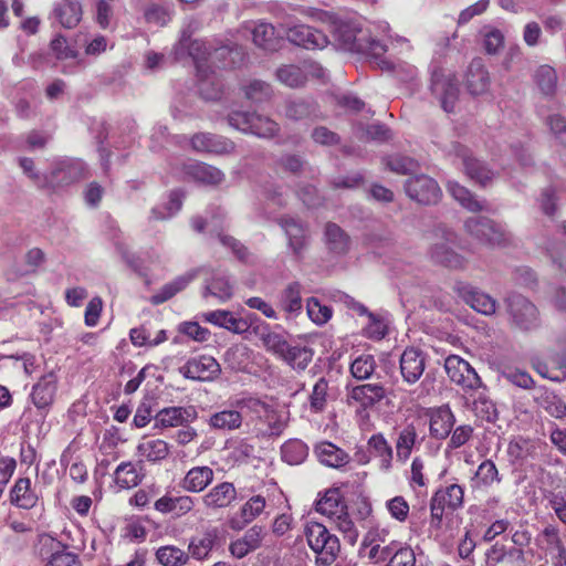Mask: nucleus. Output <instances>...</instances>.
<instances>
[{
  "label": "nucleus",
  "mask_w": 566,
  "mask_h": 566,
  "mask_svg": "<svg viewBox=\"0 0 566 566\" xmlns=\"http://www.w3.org/2000/svg\"><path fill=\"white\" fill-rule=\"evenodd\" d=\"M431 499L448 511L454 512L463 505L464 490L459 484H450L438 489Z\"/></svg>",
  "instance_id": "obj_37"
},
{
  "label": "nucleus",
  "mask_w": 566,
  "mask_h": 566,
  "mask_svg": "<svg viewBox=\"0 0 566 566\" xmlns=\"http://www.w3.org/2000/svg\"><path fill=\"white\" fill-rule=\"evenodd\" d=\"M382 554L389 559L386 566H415L416 563L412 548L395 541L382 547Z\"/></svg>",
  "instance_id": "obj_40"
},
{
  "label": "nucleus",
  "mask_w": 566,
  "mask_h": 566,
  "mask_svg": "<svg viewBox=\"0 0 566 566\" xmlns=\"http://www.w3.org/2000/svg\"><path fill=\"white\" fill-rule=\"evenodd\" d=\"M281 29L291 43L308 50L323 49L328 43V38L322 31L305 24H293L290 17L281 22Z\"/></svg>",
  "instance_id": "obj_9"
},
{
  "label": "nucleus",
  "mask_w": 566,
  "mask_h": 566,
  "mask_svg": "<svg viewBox=\"0 0 566 566\" xmlns=\"http://www.w3.org/2000/svg\"><path fill=\"white\" fill-rule=\"evenodd\" d=\"M213 480V471L207 465L190 469L180 486L188 492L199 493L203 491Z\"/></svg>",
  "instance_id": "obj_35"
},
{
  "label": "nucleus",
  "mask_w": 566,
  "mask_h": 566,
  "mask_svg": "<svg viewBox=\"0 0 566 566\" xmlns=\"http://www.w3.org/2000/svg\"><path fill=\"white\" fill-rule=\"evenodd\" d=\"M179 370L188 379L210 381L218 377L221 368L212 356L202 355L189 359Z\"/></svg>",
  "instance_id": "obj_13"
},
{
  "label": "nucleus",
  "mask_w": 566,
  "mask_h": 566,
  "mask_svg": "<svg viewBox=\"0 0 566 566\" xmlns=\"http://www.w3.org/2000/svg\"><path fill=\"white\" fill-rule=\"evenodd\" d=\"M446 371L452 382L461 386L465 391H476L482 381L474 368L459 356L451 355L444 363Z\"/></svg>",
  "instance_id": "obj_11"
},
{
  "label": "nucleus",
  "mask_w": 566,
  "mask_h": 566,
  "mask_svg": "<svg viewBox=\"0 0 566 566\" xmlns=\"http://www.w3.org/2000/svg\"><path fill=\"white\" fill-rule=\"evenodd\" d=\"M202 318L210 324L237 334H242L249 328V324L245 319L238 318L231 312L226 310H216L203 313Z\"/></svg>",
  "instance_id": "obj_28"
},
{
  "label": "nucleus",
  "mask_w": 566,
  "mask_h": 566,
  "mask_svg": "<svg viewBox=\"0 0 566 566\" xmlns=\"http://www.w3.org/2000/svg\"><path fill=\"white\" fill-rule=\"evenodd\" d=\"M308 74L316 77H323L324 70L314 62H304L302 66L283 65L276 71L277 80L290 87L302 86Z\"/></svg>",
  "instance_id": "obj_17"
},
{
  "label": "nucleus",
  "mask_w": 566,
  "mask_h": 566,
  "mask_svg": "<svg viewBox=\"0 0 566 566\" xmlns=\"http://www.w3.org/2000/svg\"><path fill=\"white\" fill-rule=\"evenodd\" d=\"M454 421V416L448 406L432 410L429 426L431 437L438 440L446 439L450 434Z\"/></svg>",
  "instance_id": "obj_29"
},
{
  "label": "nucleus",
  "mask_w": 566,
  "mask_h": 566,
  "mask_svg": "<svg viewBox=\"0 0 566 566\" xmlns=\"http://www.w3.org/2000/svg\"><path fill=\"white\" fill-rule=\"evenodd\" d=\"M220 543V531L218 527H207L200 535L189 541L188 555L197 560H205Z\"/></svg>",
  "instance_id": "obj_20"
},
{
  "label": "nucleus",
  "mask_w": 566,
  "mask_h": 566,
  "mask_svg": "<svg viewBox=\"0 0 566 566\" xmlns=\"http://www.w3.org/2000/svg\"><path fill=\"white\" fill-rule=\"evenodd\" d=\"M534 399L552 417L556 419L566 418V402L554 391L544 387L536 388Z\"/></svg>",
  "instance_id": "obj_31"
},
{
  "label": "nucleus",
  "mask_w": 566,
  "mask_h": 566,
  "mask_svg": "<svg viewBox=\"0 0 566 566\" xmlns=\"http://www.w3.org/2000/svg\"><path fill=\"white\" fill-rule=\"evenodd\" d=\"M279 223L289 239V247L294 254L298 255L307 241L304 226L298 220L291 217L281 218Z\"/></svg>",
  "instance_id": "obj_34"
},
{
  "label": "nucleus",
  "mask_w": 566,
  "mask_h": 566,
  "mask_svg": "<svg viewBox=\"0 0 566 566\" xmlns=\"http://www.w3.org/2000/svg\"><path fill=\"white\" fill-rule=\"evenodd\" d=\"M482 45L484 51L490 55L499 54L505 43L504 33L494 27L485 25L481 30Z\"/></svg>",
  "instance_id": "obj_49"
},
{
  "label": "nucleus",
  "mask_w": 566,
  "mask_h": 566,
  "mask_svg": "<svg viewBox=\"0 0 566 566\" xmlns=\"http://www.w3.org/2000/svg\"><path fill=\"white\" fill-rule=\"evenodd\" d=\"M195 277V273H187L167 283L163 289L150 297V302L155 305L161 304L178 292L182 291Z\"/></svg>",
  "instance_id": "obj_47"
},
{
  "label": "nucleus",
  "mask_w": 566,
  "mask_h": 566,
  "mask_svg": "<svg viewBox=\"0 0 566 566\" xmlns=\"http://www.w3.org/2000/svg\"><path fill=\"white\" fill-rule=\"evenodd\" d=\"M115 481L123 489L137 486L139 483V473L130 462L120 463L115 471Z\"/></svg>",
  "instance_id": "obj_59"
},
{
  "label": "nucleus",
  "mask_w": 566,
  "mask_h": 566,
  "mask_svg": "<svg viewBox=\"0 0 566 566\" xmlns=\"http://www.w3.org/2000/svg\"><path fill=\"white\" fill-rule=\"evenodd\" d=\"M512 322L522 331H532L539 326L536 306L520 294H512L506 300Z\"/></svg>",
  "instance_id": "obj_10"
},
{
  "label": "nucleus",
  "mask_w": 566,
  "mask_h": 566,
  "mask_svg": "<svg viewBox=\"0 0 566 566\" xmlns=\"http://www.w3.org/2000/svg\"><path fill=\"white\" fill-rule=\"evenodd\" d=\"M426 354L416 347L406 348L399 360L400 374L408 385L416 384L423 375L426 369Z\"/></svg>",
  "instance_id": "obj_16"
},
{
  "label": "nucleus",
  "mask_w": 566,
  "mask_h": 566,
  "mask_svg": "<svg viewBox=\"0 0 566 566\" xmlns=\"http://www.w3.org/2000/svg\"><path fill=\"white\" fill-rule=\"evenodd\" d=\"M386 509L390 516L400 523L407 521L410 511L408 502L401 495L388 500L386 502Z\"/></svg>",
  "instance_id": "obj_64"
},
{
  "label": "nucleus",
  "mask_w": 566,
  "mask_h": 566,
  "mask_svg": "<svg viewBox=\"0 0 566 566\" xmlns=\"http://www.w3.org/2000/svg\"><path fill=\"white\" fill-rule=\"evenodd\" d=\"M198 417L193 406L168 407L159 410L154 417V428H172L185 426Z\"/></svg>",
  "instance_id": "obj_18"
},
{
  "label": "nucleus",
  "mask_w": 566,
  "mask_h": 566,
  "mask_svg": "<svg viewBox=\"0 0 566 566\" xmlns=\"http://www.w3.org/2000/svg\"><path fill=\"white\" fill-rule=\"evenodd\" d=\"M243 90L245 97L255 103L268 101L272 95L270 85L259 80L249 82Z\"/></svg>",
  "instance_id": "obj_61"
},
{
  "label": "nucleus",
  "mask_w": 566,
  "mask_h": 566,
  "mask_svg": "<svg viewBox=\"0 0 566 566\" xmlns=\"http://www.w3.org/2000/svg\"><path fill=\"white\" fill-rule=\"evenodd\" d=\"M10 500L13 505L24 510H30L36 505L38 495L32 489L29 478H20L15 481L10 492Z\"/></svg>",
  "instance_id": "obj_33"
},
{
  "label": "nucleus",
  "mask_w": 566,
  "mask_h": 566,
  "mask_svg": "<svg viewBox=\"0 0 566 566\" xmlns=\"http://www.w3.org/2000/svg\"><path fill=\"white\" fill-rule=\"evenodd\" d=\"M242 31L244 33H251L254 44L268 51L277 50L283 40L281 25L276 31L270 23L250 22L243 25Z\"/></svg>",
  "instance_id": "obj_14"
},
{
  "label": "nucleus",
  "mask_w": 566,
  "mask_h": 566,
  "mask_svg": "<svg viewBox=\"0 0 566 566\" xmlns=\"http://www.w3.org/2000/svg\"><path fill=\"white\" fill-rule=\"evenodd\" d=\"M431 92L440 101L444 112L451 113L454 111L459 96V87L454 77L434 72L432 74Z\"/></svg>",
  "instance_id": "obj_15"
},
{
  "label": "nucleus",
  "mask_w": 566,
  "mask_h": 566,
  "mask_svg": "<svg viewBox=\"0 0 566 566\" xmlns=\"http://www.w3.org/2000/svg\"><path fill=\"white\" fill-rule=\"evenodd\" d=\"M326 243L331 251L335 253H345L348 249V237L335 223H328L325 228Z\"/></svg>",
  "instance_id": "obj_54"
},
{
  "label": "nucleus",
  "mask_w": 566,
  "mask_h": 566,
  "mask_svg": "<svg viewBox=\"0 0 566 566\" xmlns=\"http://www.w3.org/2000/svg\"><path fill=\"white\" fill-rule=\"evenodd\" d=\"M376 368V360L370 354L357 356L350 364L352 376L357 380H366L371 377Z\"/></svg>",
  "instance_id": "obj_52"
},
{
  "label": "nucleus",
  "mask_w": 566,
  "mask_h": 566,
  "mask_svg": "<svg viewBox=\"0 0 566 566\" xmlns=\"http://www.w3.org/2000/svg\"><path fill=\"white\" fill-rule=\"evenodd\" d=\"M387 166L391 171L401 175L412 174L418 169V163L415 159L400 155L389 157Z\"/></svg>",
  "instance_id": "obj_63"
},
{
  "label": "nucleus",
  "mask_w": 566,
  "mask_h": 566,
  "mask_svg": "<svg viewBox=\"0 0 566 566\" xmlns=\"http://www.w3.org/2000/svg\"><path fill=\"white\" fill-rule=\"evenodd\" d=\"M306 313L308 318L318 326L326 324L333 315L332 308L322 304L316 297H310L307 300Z\"/></svg>",
  "instance_id": "obj_58"
},
{
  "label": "nucleus",
  "mask_w": 566,
  "mask_h": 566,
  "mask_svg": "<svg viewBox=\"0 0 566 566\" xmlns=\"http://www.w3.org/2000/svg\"><path fill=\"white\" fill-rule=\"evenodd\" d=\"M237 496L235 488L232 483L222 482L217 484L203 495L202 502L206 507L211 510L223 509L229 506Z\"/></svg>",
  "instance_id": "obj_30"
},
{
  "label": "nucleus",
  "mask_w": 566,
  "mask_h": 566,
  "mask_svg": "<svg viewBox=\"0 0 566 566\" xmlns=\"http://www.w3.org/2000/svg\"><path fill=\"white\" fill-rule=\"evenodd\" d=\"M266 501L262 495H254L249 499L229 520L231 530L241 531L249 523L255 520L265 509Z\"/></svg>",
  "instance_id": "obj_22"
},
{
  "label": "nucleus",
  "mask_w": 566,
  "mask_h": 566,
  "mask_svg": "<svg viewBox=\"0 0 566 566\" xmlns=\"http://www.w3.org/2000/svg\"><path fill=\"white\" fill-rule=\"evenodd\" d=\"M534 81L544 95H553L556 91L557 74L554 67L541 65L534 73Z\"/></svg>",
  "instance_id": "obj_50"
},
{
  "label": "nucleus",
  "mask_w": 566,
  "mask_h": 566,
  "mask_svg": "<svg viewBox=\"0 0 566 566\" xmlns=\"http://www.w3.org/2000/svg\"><path fill=\"white\" fill-rule=\"evenodd\" d=\"M156 558L163 566H185L189 560V555L177 546L167 545L157 549Z\"/></svg>",
  "instance_id": "obj_48"
},
{
  "label": "nucleus",
  "mask_w": 566,
  "mask_h": 566,
  "mask_svg": "<svg viewBox=\"0 0 566 566\" xmlns=\"http://www.w3.org/2000/svg\"><path fill=\"white\" fill-rule=\"evenodd\" d=\"M282 460L291 465L304 462L308 455V447L300 439H291L281 447Z\"/></svg>",
  "instance_id": "obj_45"
},
{
  "label": "nucleus",
  "mask_w": 566,
  "mask_h": 566,
  "mask_svg": "<svg viewBox=\"0 0 566 566\" xmlns=\"http://www.w3.org/2000/svg\"><path fill=\"white\" fill-rule=\"evenodd\" d=\"M313 353L311 349L302 346L289 345L282 358L294 369L303 370L311 363Z\"/></svg>",
  "instance_id": "obj_53"
},
{
  "label": "nucleus",
  "mask_w": 566,
  "mask_h": 566,
  "mask_svg": "<svg viewBox=\"0 0 566 566\" xmlns=\"http://www.w3.org/2000/svg\"><path fill=\"white\" fill-rule=\"evenodd\" d=\"M474 482L476 486H489L494 482H500L496 465L491 460L483 461L478 467Z\"/></svg>",
  "instance_id": "obj_60"
},
{
  "label": "nucleus",
  "mask_w": 566,
  "mask_h": 566,
  "mask_svg": "<svg viewBox=\"0 0 566 566\" xmlns=\"http://www.w3.org/2000/svg\"><path fill=\"white\" fill-rule=\"evenodd\" d=\"M304 535L308 546L316 554L317 566H329L335 562L339 552V541L325 525L310 521L305 525Z\"/></svg>",
  "instance_id": "obj_4"
},
{
  "label": "nucleus",
  "mask_w": 566,
  "mask_h": 566,
  "mask_svg": "<svg viewBox=\"0 0 566 566\" xmlns=\"http://www.w3.org/2000/svg\"><path fill=\"white\" fill-rule=\"evenodd\" d=\"M454 291L474 311L484 315H491L495 313V300L492 298L490 295L475 290L470 284L464 282H457L454 285Z\"/></svg>",
  "instance_id": "obj_19"
},
{
  "label": "nucleus",
  "mask_w": 566,
  "mask_h": 566,
  "mask_svg": "<svg viewBox=\"0 0 566 566\" xmlns=\"http://www.w3.org/2000/svg\"><path fill=\"white\" fill-rule=\"evenodd\" d=\"M465 231L476 240L493 247L511 241L510 232L500 223L484 217H471L464 222Z\"/></svg>",
  "instance_id": "obj_8"
},
{
  "label": "nucleus",
  "mask_w": 566,
  "mask_h": 566,
  "mask_svg": "<svg viewBox=\"0 0 566 566\" xmlns=\"http://www.w3.org/2000/svg\"><path fill=\"white\" fill-rule=\"evenodd\" d=\"M191 146L196 151L217 155L230 154L234 150V144L231 140L209 133L196 134L191 138Z\"/></svg>",
  "instance_id": "obj_24"
},
{
  "label": "nucleus",
  "mask_w": 566,
  "mask_h": 566,
  "mask_svg": "<svg viewBox=\"0 0 566 566\" xmlns=\"http://www.w3.org/2000/svg\"><path fill=\"white\" fill-rule=\"evenodd\" d=\"M407 195L419 203H436L441 195L439 185L427 175H417L409 178L405 185Z\"/></svg>",
  "instance_id": "obj_12"
},
{
  "label": "nucleus",
  "mask_w": 566,
  "mask_h": 566,
  "mask_svg": "<svg viewBox=\"0 0 566 566\" xmlns=\"http://www.w3.org/2000/svg\"><path fill=\"white\" fill-rule=\"evenodd\" d=\"M328 381L322 377L313 386L308 401L311 410L321 413L325 410L328 399Z\"/></svg>",
  "instance_id": "obj_56"
},
{
  "label": "nucleus",
  "mask_w": 566,
  "mask_h": 566,
  "mask_svg": "<svg viewBox=\"0 0 566 566\" xmlns=\"http://www.w3.org/2000/svg\"><path fill=\"white\" fill-rule=\"evenodd\" d=\"M88 177L85 163L77 158H60L52 163L46 187H66Z\"/></svg>",
  "instance_id": "obj_7"
},
{
  "label": "nucleus",
  "mask_w": 566,
  "mask_h": 566,
  "mask_svg": "<svg viewBox=\"0 0 566 566\" xmlns=\"http://www.w3.org/2000/svg\"><path fill=\"white\" fill-rule=\"evenodd\" d=\"M280 306L286 313L287 317H296L302 312L301 284L298 282L290 283L280 295Z\"/></svg>",
  "instance_id": "obj_42"
},
{
  "label": "nucleus",
  "mask_w": 566,
  "mask_h": 566,
  "mask_svg": "<svg viewBox=\"0 0 566 566\" xmlns=\"http://www.w3.org/2000/svg\"><path fill=\"white\" fill-rule=\"evenodd\" d=\"M206 291L205 296L209 294L220 302H226L232 296V285L222 274H216L211 281L207 283Z\"/></svg>",
  "instance_id": "obj_57"
},
{
  "label": "nucleus",
  "mask_w": 566,
  "mask_h": 566,
  "mask_svg": "<svg viewBox=\"0 0 566 566\" xmlns=\"http://www.w3.org/2000/svg\"><path fill=\"white\" fill-rule=\"evenodd\" d=\"M171 15L172 9L167 4L151 2L144 8V22L157 28L166 25L171 20Z\"/></svg>",
  "instance_id": "obj_46"
},
{
  "label": "nucleus",
  "mask_w": 566,
  "mask_h": 566,
  "mask_svg": "<svg viewBox=\"0 0 566 566\" xmlns=\"http://www.w3.org/2000/svg\"><path fill=\"white\" fill-rule=\"evenodd\" d=\"M56 376L49 373L33 386L31 399L38 409L46 410L52 405L56 392Z\"/></svg>",
  "instance_id": "obj_26"
},
{
  "label": "nucleus",
  "mask_w": 566,
  "mask_h": 566,
  "mask_svg": "<svg viewBox=\"0 0 566 566\" xmlns=\"http://www.w3.org/2000/svg\"><path fill=\"white\" fill-rule=\"evenodd\" d=\"M386 396L385 388L379 384H365L355 386L348 397L363 407H370L379 402Z\"/></svg>",
  "instance_id": "obj_36"
},
{
  "label": "nucleus",
  "mask_w": 566,
  "mask_h": 566,
  "mask_svg": "<svg viewBox=\"0 0 566 566\" xmlns=\"http://www.w3.org/2000/svg\"><path fill=\"white\" fill-rule=\"evenodd\" d=\"M261 420H263L266 426L265 428L259 429V432L263 436H279L286 427L285 418L270 406L263 413Z\"/></svg>",
  "instance_id": "obj_55"
},
{
  "label": "nucleus",
  "mask_w": 566,
  "mask_h": 566,
  "mask_svg": "<svg viewBox=\"0 0 566 566\" xmlns=\"http://www.w3.org/2000/svg\"><path fill=\"white\" fill-rule=\"evenodd\" d=\"M452 148L455 156L462 160L465 174L471 179L475 180L482 186H485L490 180H492L494 174L484 165H482L478 159L473 158L467 147L460 144H455L452 146Z\"/></svg>",
  "instance_id": "obj_21"
},
{
  "label": "nucleus",
  "mask_w": 566,
  "mask_h": 566,
  "mask_svg": "<svg viewBox=\"0 0 566 566\" xmlns=\"http://www.w3.org/2000/svg\"><path fill=\"white\" fill-rule=\"evenodd\" d=\"M318 462L333 469H342L350 462V455L329 441H321L314 447Z\"/></svg>",
  "instance_id": "obj_23"
},
{
  "label": "nucleus",
  "mask_w": 566,
  "mask_h": 566,
  "mask_svg": "<svg viewBox=\"0 0 566 566\" xmlns=\"http://www.w3.org/2000/svg\"><path fill=\"white\" fill-rule=\"evenodd\" d=\"M201 27V23L196 18H188L184 21L180 30V36L174 48V54L177 60H182L190 56L195 62L198 77V90L200 95L208 101L217 99L221 95V84L211 70V64L217 67L233 66L241 60V53L238 49L230 48L229 45H221L219 48L199 40H191Z\"/></svg>",
  "instance_id": "obj_1"
},
{
  "label": "nucleus",
  "mask_w": 566,
  "mask_h": 566,
  "mask_svg": "<svg viewBox=\"0 0 566 566\" xmlns=\"http://www.w3.org/2000/svg\"><path fill=\"white\" fill-rule=\"evenodd\" d=\"M228 123L231 127L260 138H272L279 130L276 122L268 116L258 113L233 111L228 115Z\"/></svg>",
  "instance_id": "obj_6"
},
{
  "label": "nucleus",
  "mask_w": 566,
  "mask_h": 566,
  "mask_svg": "<svg viewBox=\"0 0 566 566\" xmlns=\"http://www.w3.org/2000/svg\"><path fill=\"white\" fill-rule=\"evenodd\" d=\"M54 17L62 27L72 29L82 18V7L77 0H62L54 8Z\"/></svg>",
  "instance_id": "obj_41"
},
{
  "label": "nucleus",
  "mask_w": 566,
  "mask_h": 566,
  "mask_svg": "<svg viewBox=\"0 0 566 566\" xmlns=\"http://www.w3.org/2000/svg\"><path fill=\"white\" fill-rule=\"evenodd\" d=\"M467 86L471 94L480 95L490 87V75L481 59L473 60L467 73Z\"/></svg>",
  "instance_id": "obj_32"
},
{
  "label": "nucleus",
  "mask_w": 566,
  "mask_h": 566,
  "mask_svg": "<svg viewBox=\"0 0 566 566\" xmlns=\"http://www.w3.org/2000/svg\"><path fill=\"white\" fill-rule=\"evenodd\" d=\"M264 535L265 532L262 526H252L243 534L242 537L230 543L229 551L231 555L235 558L245 557L249 553L261 546Z\"/></svg>",
  "instance_id": "obj_25"
},
{
  "label": "nucleus",
  "mask_w": 566,
  "mask_h": 566,
  "mask_svg": "<svg viewBox=\"0 0 566 566\" xmlns=\"http://www.w3.org/2000/svg\"><path fill=\"white\" fill-rule=\"evenodd\" d=\"M315 509L336 525L350 545L356 544L359 533L348 514L347 506L338 489L327 490L316 502Z\"/></svg>",
  "instance_id": "obj_3"
},
{
  "label": "nucleus",
  "mask_w": 566,
  "mask_h": 566,
  "mask_svg": "<svg viewBox=\"0 0 566 566\" xmlns=\"http://www.w3.org/2000/svg\"><path fill=\"white\" fill-rule=\"evenodd\" d=\"M448 192L457 200L463 208L476 212L488 210L483 201H479L465 187L459 182L450 180L447 184Z\"/></svg>",
  "instance_id": "obj_44"
},
{
  "label": "nucleus",
  "mask_w": 566,
  "mask_h": 566,
  "mask_svg": "<svg viewBox=\"0 0 566 566\" xmlns=\"http://www.w3.org/2000/svg\"><path fill=\"white\" fill-rule=\"evenodd\" d=\"M457 243L458 235L454 231L444 227L436 229L433 233V242L429 250L431 260L448 269H465L467 259L454 251Z\"/></svg>",
  "instance_id": "obj_5"
},
{
  "label": "nucleus",
  "mask_w": 566,
  "mask_h": 566,
  "mask_svg": "<svg viewBox=\"0 0 566 566\" xmlns=\"http://www.w3.org/2000/svg\"><path fill=\"white\" fill-rule=\"evenodd\" d=\"M185 174L193 180L209 186H218L226 178L224 174L217 167L198 161L187 164Z\"/></svg>",
  "instance_id": "obj_27"
},
{
  "label": "nucleus",
  "mask_w": 566,
  "mask_h": 566,
  "mask_svg": "<svg viewBox=\"0 0 566 566\" xmlns=\"http://www.w3.org/2000/svg\"><path fill=\"white\" fill-rule=\"evenodd\" d=\"M182 206V193L179 190L170 192L168 201L157 206L151 210V218L156 220H166L174 217Z\"/></svg>",
  "instance_id": "obj_51"
},
{
  "label": "nucleus",
  "mask_w": 566,
  "mask_h": 566,
  "mask_svg": "<svg viewBox=\"0 0 566 566\" xmlns=\"http://www.w3.org/2000/svg\"><path fill=\"white\" fill-rule=\"evenodd\" d=\"M418 442L417 430L413 424L405 426L397 436L395 448L396 459L398 462L405 464L410 458L411 452Z\"/></svg>",
  "instance_id": "obj_38"
},
{
  "label": "nucleus",
  "mask_w": 566,
  "mask_h": 566,
  "mask_svg": "<svg viewBox=\"0 0 566 566\" xmlns=\"http://www.w3.org/2000/svg\"><path fill=\"white\" fill-rule=\"evenodd\" d=\"M332 36L334 45L343 51L357 52L379 59L387 48L368 31L363 30L357 21H337L333 25Z\"/></svg>",
  "instance_id": "obj_2"
},
{
  "label": "nucleus",
  "mask_w": 566,
  "mask_h": 566,
  "mask_svg": "<svg viewBox=\"0 0 566 566\" xmlns=\"http://www.w3.org/2000/svg\"><path fill=\"white\" fill-rule=\"evenodd\" d=\"M242 421L243 418L241 411L232 407V409H224L211 415L208 423L216 430L231 431L239 429L242 424Z\"/></svg>",
  "instance_id": "obj_43"
},
{
  "label": "nucleus",
  "mask_w": 566,
  "mask_h": 566,
  "mask_svg": "<svg viewBox=\"0 0 566 566\" xmlns=\"http://www.w3.org/2000/svg\"><path fill=\"white\" fill-rule=\"evenodd\" d=\"M368 447L375 458L379 460V468L389 472L392 468L394 451L381 433L373 434L368 440Z\"/></svg>",
  "instance_id": "obj_39"
},
{
  "label": "nucleus",
  "mask_w": 566,
  "mask_h": 566,
  "mask_svg": "<svg viewBox=\"0 0 566 566\" xmlns=\"http://www.w3.org/2000/svg\"><path fill=\"white\" fill-rule=\"evenodd\" d=\"M231 407L237 408L239 410L247 409L253 413H255L260 419L263 413L268 410L269 405L261 399L252 396H244L241 398H237L231 401Z\"/></svg>",
  "instance_id": "obj_62"
}]
</instances>
